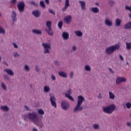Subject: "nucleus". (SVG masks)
<instances>
[{"label":"nucleus","mask_w":131,"mask_h":131,"mask_svg":"<svg viewBox=\"0 0 131 131\" xmlns=\"http://www.w3.org/2000/svg\"><path fill=\"white\" fill-rule=\"evenodd\" d=\"M22 116L25 121H27V119H29L31 122H32L40 128H42L43 127V123H42L41 120L39 119L37 112L28 113L27 114L23 115Z\"/></svg>","instance_id":"nucleus-1"},{"label":"nucleus","mask_w":131,"mask_h":131,"mask_svg":"<svg viewBox=\"0 0 131 131\" xmlns=\"http://www.w3.org/2000/svg\"><path fill=\"white\" fill-rule=\"evenodd\" d=\"M85 101V99H84V97H83V96L82 95L78 96L77 103L75 108L73 110V112L76 113L78 112V111H82L83 107L81 106V105L82 102H84Z\"/></svg>","instance_id":"nucleus-2"},{"label":"nucleus","mask_w":131,"mask_h":131,"mask_svg":"<svg viewBox=\"0 0 131 131\" xmlns=\"http://www.w3.org/2000/svg\"><path fill=\"white\" fill-rule=\"evenodd\" d=\"M120 49V45L117 44L110 46L105 49V53L106 55H112L115 51H118Z\"/></svg>","instance_id":"nucleus-3"},{"label":"nucleus","mask_w":131,"mask_h":131,"mask_svg":"<svg viewBox=\"0 0 131 131\" xmlns=\"http://www.w3.org/2000/svg\"><path fill=\"white\" fill-rule=\"evenodd\" d=\"M115 109H116V106L113 104H111L107 107H102L103 112L104 113H107V114H112L113 111H115Z\"/></svg>","instance_id":"nucleus-4"},{"label":"nucleus","mask_w":131,"mask_h":131,"mask_svg":"<svg viewBox=\"0 0 131 131\" xmlns=\"http://www.w3.org/2000/svg\"><path fill=\"white\" fill-rule=\"evenodd\" d=\"M42 47H43L44 49V54H51V50H52V47H51L50 43L43 42L42 43Z\"/></svg>","instance_id":"nucleus-5"},{"label":"nucleus","mask_w":131,"mask_h":131,"mask_svg":"<svg viewBox=\"0 0 131 131\" xmlns=\"http://www.w3.org/2000/svg\"><path fill=\"white\" fill-rule=\"evenodd\" d=\"M46 26L48 28L45 29V31L51 36L54 35V32L52 30V21L48 20L46 22Z\"/></svg>","instance_id":"nucleus-6"},{"label":"nucleus","mask_w":131,"mask_h":131,"mask_svg":"<svg viewBox=\"0 0 131 131\" xmlns=\"http://www.w3.org/2000/svg\"><path fill=\"white\" fill-rule=\"evenodd\" d=\"M61 107L63 110H65V111H67L69 108H70V105L69 104V102L66 100H63L61 103Z\"/></svg>","instance_id":"nucleus-7"},{"label":"nucleus","mask_w":131,"mask_h":131,"mask_svg":"<svg viewBox=\"0 0 131 131\" xmlns=\"http://www.w3.org/2000/svg\"><path fill=\"white\" fill-rule=\"evenodd\" d=\"M121 82H126V78L123 77H118L116 80V84L119 85Z\"/></svg>","instance_id":"nucleus-8"},{"label":"nucleus","mask_w":131,"mask_h":131,"mask_svg":"<svg viewBox=\"0 0 131 131\" xmlns=\"http://www.w3.org/2000/svg\"><path fill=\"white\" fill-rule=\"evenodd\" d=\"M17 8L20 12H24L25 9V3H24V2H20L17 5Z\"/></svg>","instance_id":"nucleus-9"},{"label":"nucleus","mask_w":131,"mask_h":131,"mask_svg":"<svg viewBox=\"0 0 131 131\" xmlns=\"http://www.w3.org/2000/svg\"><path fill=\"white\" fill-rule=\"evenodd\" d=\"M50 100L53 107L57 108V103H56V98L55 97V96L51 95Z\"/></svg>","instance_id":"nucleus-10"},{"label":"nucleus","mask_w":131,"mask_h":131,"mask_svg":"<svg viewBox=\"0 0 131 131\" xmlns=\"http://www.w3.org/2000/svg\"><path fill=\"white\" fill-rule=\"evenodd\" d=\"M32 14L36 18H39L40 15H41V12L38 10H34L32 11Z\"/></svg>","instance_id":"nucleus-11"},{"label":"nucleus","mask_w":131,"mask_h":131,"mask_svg":"<svg viewBox=\"0 0 131 131\" xmlns=\"http://www.w3.org/2000/svg\"><path fill=\"white\" fill-rule=\"evenodd\" d=\"M66 24H70L71 21H72V16L71 15H68L64 19Z\"/></svg>","instance_id":"nucleus-12"},{"label":"nucleus","mask_w":131,"mask_h":131,"mask_svg":"<svg viewBox=\"0 0 131 131\" xmlns=\"http://www.w3.org/2000/svg\"><path fill=\"white\" fill-rule=\"evenodd\" d=\"M5 72H6L7 74L10 75V76H14V72L11 69H6L4 70Z\"/></svg>","instance_id":"nucleus-13"},{"label":"nucleus","mask_w":131,"mask_h":131,"mask_svg":"<svg viewBox=\"0 0 131 131\" xmlns=\"http://www.w3.org/2000/svg\"><path fill=\"white\" fill-rule=\"evenodd\" d=\"M62 37L64 40H68L69 39V33L67 32H63Z\"/></svg>","instance_id":"nucleus-14"},{"label":"nucleus","mask_w":131,"mask_h":131,"mask_svg":"<svg viewBox=\"0 0 131 131\" xmlns=\"http://www.w3.org/2000/svg\"><path fill=\"white\" fill-rule=\"evenodd\" d=\"M104 23L106 26H109V27H111L112 25H113V23L112 21L110 20V19L106 18L104 20Z\"/></svg>","instance_id":"nucleus-15"},{"label":"nucleus","mask_w":131,"mask_h":131,"mask_svg":"<svg viewBox=\"0 0 131 131\" xmlns=\"http://www.w3.org/2000/svg\"><path fill=\"white\" fill-rule=\"evenodd\" d=\"M79 3L80 4L81 9L83 11L86 10V7L85 6V2L84 1H79Z\"/></svg>","instance_id":"nucleus-16"},{"label":"nucleus","mask_w":131,"mask_h":131,"mask_svg":"<svg viewBox=\"0 0 131 131\" xmlns=\"http://www.w3.org/2000/svg\"><path fill=\"white\" fill-rule=\"evenodd\" d=\"M11 18L13 22H16V21H17V13L15 12V11H12Z\"/></svg>","instance_id":"nucleus-17"},{"label":"nucleus","mask_w":131,"mask_h":131,"mask_svg":"<svg viewBox=\"0 0 131 131\" xmlns=\"http://www.w3.org/2000/svg\"><path fill=\"white\" fill-rule=\"evenodd\" d=\"M32 32L34 34H38L39 35H41V34H42V32L41 31V30L37 29L32 30Z\"/></svg>","instance_id":"nucleus-18"},{"label":"nucleus","mask_w":131,"mask_h":131,"mask_svg":"<svg viewBox=\"0 0 131 131\" xmlns=\"http://www.w3.org/2000/svg\"><path fill=\"white\" fill-rule=\"evenodd\" d=\"M124 29L126 30L127 29L131 30V21L128 22L126 24H125L123 27Z\"/></svg>","instance_id":"nucleus-19"},{"label":"nucleus","mask_w":131,"mask_h":131,"mask_svg":"<svg viewBox=\"0 0 131 131\" xmlns=\"http://www.w3.org/2000/svg\"><path fill=\"white\" fill-rule=\"evenodd\" d=\"M74 33L76 35V36H78V37H81V36L83 35V34L80 31H75Z\"/></svg>","instance_id":"nucleus-20"},{"label":"nucleus","mask_w":131,"mask_h":131,"mask_svg":"<svg viewBox=\"0 0 131 131\" xmlns=\"http://www.w3.org/2000/svg\"><path fill=\"white\" fill-rule=\"evenodd\" d=\"M58 75H59V76H61V77H64V78H66V77H67V74H66V73L63 71L59 72Z\"/></svg>","instance_id":"nucleus-21"},{"label":"nucleus","mask_w":131,"mask_h":131,"mask_svg":"<svg viewBox=\"0 0 131 131\" xmlns=\"http://www.w3.org/2000/svg\"><path fill=\"white\" fill-rule=\"evenodd\" d=\"M91 11L92 12H93V13H94L95 14H97V13H99V12H100L99 8H98L97 7L92 8Z\"/></svg>","instance_id":"nucleus-22"},{"label":"nucleus","mask_w":131,"mask_h":131,"mask_svg":"<svg viewBox=\"0 0 131 131\" xmlns=\"http://www.w3.org/2000/svg\"><path fill=\"white\" fill-rule=\"evenodd\" d=\"M116 26H117L119 27L120 25H121V19L119 18H117L116 19V23H115Z\"/></svg>","instance_id":"nucleus-23"},{"label":"nucleus","mask_w":131,"mask_h":131,"mask_svg":"<svg viewBox=\"0 0 131 131\" xmlns=\"http://www.w3.org/2000/svg\"><path fill=\"white\" fill-rule=\"evenodd\" d=\"M126 49L128 51L131 50V42H126Z\"/></svg>","instance_id":"nucleus-24"},{"label":"nucleus","mask_w":131,"mask_h":131,"mask_svg":"<svg viewBox=\"0 0 131 131\" xmlns=\"http://www.w3.org/2000/svg\"><path fill=\"white\" fill-rule=\"evenodd\" d=\"M109 96L111 100H114L115 99V95L111 92H109Z\"/></svg>","instance_id":"nucleus-25"},{"label":"nucleus","mask_w":131,"mask_h":131,"mask_svg":"<svg viewBox=\"0 0 131 131\" xmlns=\"http://www.w3.org/2000/svg\"><path fill=\"white\" fill-rule=\"evenodd\" d=\"M1 109L2 110H3V111H6V112H7V111H9V110H10V109L7 105L2 106L1 107Z\"/></svg>","instance_id":"nucleus-26"},{"label":"nucleus","mask_w":131,"mask_h":131,"mask_svg":"<svg viewBox=\"0 0 131 131\" xmlns=\"http://www.w3.org/2000/svg\"><path fill=\"white\" fill-rule=\"evenodd\" d=\"M51 91V88H50L48 86H44V92L45 93H49Z\"/></svg>","instance_id":"nucleus-27"},{"label":"nucleus","mask_w":131,"mask_h":131,"mask_svg":"<svg viewBox=\"0 0 131 131\" xmlns=\"http://www.w3.org/2000/svg\"><path fill=\"white\" fill-rule=\"evenodd\" d=\"M93 127L95 130H98L100 128V125L99 124H94Z\"/></svg>","instance_id":"nucleus-28"},{"label":"nucleus","mask_w":131,"mask_h":131,"mask_svg":"<svg viewBox=\"0 0 131 131\" xmlns=\"http://www.w3.org/2000/svg\"><path fill=\"white\" fill-rule=\"evenodd\" d=\"M1 88H2L3 90H4V91H7V85H6V83H5L4 82L2 83Z\"/></svg>","instance_id":"nucleus-29"},{"label":"nucleus","mask_w":131,"mask_h":131,"mask_svg":"<svg viewBox=\"0 0 131 131\" xmlns=\"http://www.w3.org/2000/svg\"><path fill=\"white\" fill-rule=\"evenodd\" d=\"M39 5L41 8H42L43 9H46V4H45V2L40 1L39 2Z\"/></svg>","instance_id":"nucleus-30"},{"label":"nucleus","mask_w":131,"mask_h":131,"mask_svg":"<svg viewBox=\"0 0 131 131\" xmlns=\"http://www.w3.org/2000/svg\"><path fill=\"white\" fill-rule=\"evenodd\" d=\"M13 56L14 58H17V57H20V54L18 52L15 51L13 53Z\"/></svg>","instance_id":"nucleus-31"},{"label":"nucleus","mask_w":131,"mask_h":131,"mask_svg":"<svg viewBox=\"0 0 131 131\" xmlns=\"http://www.w3.org/2000/svg\"><path fill=\"white\" fill-rule=\"evenodd\" d=\"M30 4L31 5V6H34V7H38V4H37V3H35V2L33 1H31L30 2Z\"/></svg>","instance_id":"nucleus-32"},{"label":"nucleus","mask_w":131,"mask_h":131,"mask_svg":"<svg viewBox=\"0 0 131 131\" xmlns=\"http://www.w3.org/2000/svg\"><path fill=\"white\" fill-rule=\"evenodd\" d=\"M84 69H85V70L86 71H89V72H90V71H91L92 70V69H91V67H90V66H89V65H86V66H85Z\"/></svg>","instance_id":"nucleus-33"},{"label":"nucleus","mask_w":131,"mask_h":131,"mask_svg":"<svg viewBox=\"0 0 131 131\" xmlns=\"http://www.w3.org/2000/svg\"><path fill=\"white\" fill-rule=\"evenodd\" d=\"M58 26L59 29H62V27L63 26V21L62 20H60V21H59L58 24Z\"/></svg>","instance_id":"nucleus-34"},{"label":"nucleus","mask_w":131,"mask_h":131,"mask_svg":"<svg viewBox=\"0 0 131 131\" xmlns=\"http://www.w3.org/2000/svg\"><path fill=\"white\" fill-rule=\"evenodd\" d=\"M24 69L27 72H28L29 71H30V68H29V66L28 65H25L24 67Z\"/></svg>","instance_id":"nucleus-35"},{"label":"nucleus","mask_w":131,"mask_h":131,"mask_svg":"<svg viewBox=\"0 0 131 131\" xmlns=\"http://www.w3.org/2000/svg\"><path fill=\"white\" fill-rule=\"evenodd\" d=\"M38 114H40V115H43V114H45V112L42 109H39L38 110Z\"/></svg>","instance_id":"nucleus-36"},{"label":"nucleus","mask_w":131,"mask_h":131,"mask_svg":"<svg viewBox=\"0 0 131 131\" xmlns=\"http://www.w3.org/2000/svg\"><path fill=\"white\" fill-rule=\"evenodd\" d=\"M35 70L36 72H39V71H40V69L39 68V67L38 65L35 66Z\"/></svg>","instance_id":"nucleus-37"},{"label":"nucleus","mask_w":131,"mask_h":131,"mask_svg":"<svg viewBox=\"0 0 131 131\" xmlns=\"http://www.w3.org/2000/svg\"><path fill=\"white\" fill-rule=\"evenodd\" d=\"M66 98H68L69 100H70L71 101H74V98H73V97L72 96H71V95H67V96H66Z\"/></svg>","instance_id":"nucleus-38"},{"label":"nucleus","mask_w":131,"mask_h":131,"mask_svg":"<svg viewBox=\"0 0 131 131\" xmlns=\"http://www.w3.org/2000/svg\"><path fill=\"white\" fill-rule=\"evenodd\" d=\"M72 93V91L71 90V89H70L69 91L67 92V93L66 94V97H67V96H70Z\"/></svg>","instance_id":"nucleus-39"},{"label":"nucleus","mask_w":131,"mask_h":131,"mask_svg":"<svg viewBox=\"0 0 131 131\" xmlns=\"http://www.w3.org/2000/svg\"><path fill=\"white\" fill-rule=\"evenodd\" d=\"M0 33H2L3 34H5V33H6L5 30L2 27H0Z\"/></svg>","instance_id":"nucleus-40"},{"label":"nucleus","mask_w":131,"mask_h":131,"mask_svg":"<svg viewBox=\"0 0 131 131\" xmlns=\"http://www.w3.org/2000/svg\"><path fill=\"white\" fill-rule=\"evenodd\" d=\"M48 11H49V13H50V14H52V15H56V13H55V11L54 10H53L51 9H49L48 10Z\"/></svg>","instance_id":"nucleus-41"},{"label":"nucleus","mask_w":131,"mask_h":131,"mask_svg":"<svg viewBox=\"0 0 131 131\" xmlns=\"http://www.w3.org/2000/svg\"><path fill=\"white\" fill-rule=\"evenodd\" d=\"M126 108H127V109H130V108H131V103L130 102H127L126 104Z\"/></svg>","instance_id":"nucleus-42"},{"label":"nucleus","mask_w":131,"mask_h":131,"mask_svg":"<svg viewBox=\"0 0 131 131\" xmlns=\"http://www.w3.org/2000/svg\"><path fill=\"white\" fill-rule=\"evenodd\" d=\"M4 78L6 80H10V77H9V76L8 75H6V74L4 75Z\"/></svg>","instance_id":"nucleus-43"},{"label":"nucleus","mask_w":131,"mask_h":131,"mask_svg":"<svg viewBox=\"0 0 131 131\" xmlns=\"http://www.w3.org/2000/svg\"><path fill=\"white\" fill-rule=\"evenodd\" d=\"M65 6L66 7H70V4H69V0H66V1H65Z\"/></svg>","instance_id":"nucleus-44"},{"label":"nucleus","mask_w":131,"mask_h":131,"mask_svg":"<svg viewBox=\"0 0 131 131\" xmlns=\"http://www.w3.org/2000/svg\"><path fill=\"white\" fill-rule=\"evenodd\" d=\"M125 9L131 12V6H126Z\"/></svg>","instance_id":"nucleus-45"},{"label":"nucleus","mask_w":131,"mask_h":131,"mask_svg":"<svg viewBox=\"0 0 131 131\" xmlns=\"http://www.w3.org/2000/svg\"><path fill=\"white\" fill-rule=\"evenodd\" d=\"M54 64L56 66H60V62L58 60L55 61Z\"/></svg>","instance_id":"nucleus-46"},{"label":"nucleus","mask_w":131,"mask_h":131,"mask_svg":"<svg viewBox=\"0 0 131 131\" xmlns=\"http://www.w3.org/2000/svg\"><path fill=\"white\" fill-rule=\"evenodd\" d=\"M74 75V73L73 72H71V73L70 74V78H73Z\"/></svg>","instance_id":"nucleus-47"},{"label":"nucleus","mask_w":131,"mask_h":131,"mask_svg":"<svg viewBox=\"0 0 131 131\" xmlns=\"http://www.w3.org/2000/svg\"><path fill=\"white\" fill-rule=\"evenodd\" d=\"M77 48H76V46H74L72 47V50L73 52H75L77 50Z\"/></svg>","instance_id":"nucleus-48"},{"label":"nucleus","mask_w":131,"mask_h":131,"mask_svg":"<svg viewBox=\"0 0 131 131\" xmlns=\"http://www.w3.org/2000/svg\"><path fill=\"white\" fill-rule=\"evenodd\" d=\"M108 70L110 71V73H112V74H114V73H115V72L114 71H113L112 69H111L110 68H108Z\"/></svg>","instance_id":"nucleus-49"},{"label":"nucleus","mask_w":131,"mask_h":131,"mask_svg":"<svg viewBox=\"0 0 131 131\" xmlns=\"http://www.w3.org/2000/svg\"><path fill=\"white\" fill-rule=\"evenodd\" d=\"M12 45H13L14 49H18V45H17L16 43L12 42Z\"/></svg>","instance_id":"nucleus-50"},{"label":"nucleus","mask_w":131,"mask_h":131,"mask_svg":"<svg viewBox=\"0 0 131 131\" xmlns=\"http://www.w3.org/2000/svg\"><path fill=\"white\" fill-rule=\"evenodd\" d=\"M51 79L52 80H56V77L53 74L51 75Z\"/></svg>","instance_id":"nucleus-51"},{"label":"nucleus","mask_w":131,"mask_h":131,"mask_svg":"<svg viewBox=\"0 0 131 131\" xmlns=\"http://www.w3.org/2000/svg\"><path fill=\"white\" fill-rule=\"evenodd\" d=\"M119 57L120 60H121L122 61H124V59L123 58V57L122 56V55L120 54L119 55Z\"/></svg>","instance_id":"nucleus-52"},{"label":"nucleus","mask_w":131,"mask_h":131,"mask_svg":"<svg viewBox=\"0 0 131 131\" xmlns=\"http://www.w3.org/2000/svg\"><path fill=\"white\" fill-rule=\"evenodd\" d=\"M127 126H128L129 127H131V122H128L126 123Z\"/></svg>","instance_id":"nucleus-53"},{"label":"nucleus","mask_w":131,"mask_h":131,"mask_svg":"<svg viewBox=\"0 0 131 131\" xmlns=\"http://www.w3.org/2000/svg\"><path fill=\"white\" fill-rule=\"evenodd\" d=\"M110 3V5H111V6H113V4H115V2H114V1H111L109 2Z\"/></svg>","instance_id":"nucleus-54"},{"label":"nucleus","mask_w":131,"mask_h":131,"mask_svg":"<svg viewBox=\"0 0 131 131\" xmlns=\"http://www.w3.org/2000/svg\"><path fill=\"white\" fill-rule=\"evenodd\" d=\"M68 8V6H65V7H64L62 9V11L63 12H65V11H66V10H67V8Z\"/></svg>","instance_id":"nucleus-55"},{"label":"nucleus","mask_w":131,"mask_h":131,"mask_svg":"<svg viewBox=\"0 0 131 131\" xmlns=\"http://www.w3.org/2000/svg\"><path fill=\"white\" fill-rule=\"evenodd\" d=\"M25 108H26V110H27V111H30V109L29 108V107L25 105Z\"/></svg>","instance_id":"nucleus-56"},{"label":"nucleus","mask_w":131,"mask_h":131,"mask_svg":"<svg viewBox=\"0 0 131 131\" xmlns=\"http://www.w3.org/2000/svg\"><path fill=\"white\" fill-rule=\"evenodd\" d=\"M98 99H102V94L101 93H99V95L98 96Z\"/></svg>","instance_id":"nucleus-57"},{"label":"nucleus","mask_w":131,"mask_h":131,"mask_svg":"<svg viewBox=\"0 0 131 131\" xmlns=\"http://www.w3.org/2000/svg\"><path fill=\"white\" fill-rule=\"evenodd\" d=\"M45 3H46L47 5H50V0H45Z\"/></svg>","instance_id":"nucleus-58"},{"label":"nucleus","mask_w":131,"mask_h":131,"mask_svg":"<svg viewBox=\"0 0 131 131\" xmlns=\"http://www.w3.org/2000/svg\"><path fill=\"white\" fill-rule=\"evenodd\" d=\"M16 2H17V0H12L11 1L12 4H16Z\"/></svg>","instance_id":"nucleus-59"},{"label":"nucleus","mask_w":131,"mask_h":131,"mask_svg":"<svg viewBox=\"0 0 131 131\" xmlns=\"http://www.w3.org/2000/svg\"><path fill=\"white\" fill-rule=\"evenodd\" d=\"M4 64H5V65H6V66H9V64H8V63H7V62H4Z\"/></svg>","instance_id":"nucleus-60"},{"label":"nucleus","mask_w":131,"mask_h":131,"mask_svg":"<svg viewBox=\"0 0 131 131\" xmlns=\"http://www.w3.org/2000/svg\"><path fill=\"white\" fill-rule=\"evenodd\" d=\"M33 131H38L37 129L36 128H33Z\"/></svg>","instance_id":"nucleus-61"},{"label":"nucleus","mask_w":131,"mask_h":131,"mask_svg":"<svg viewBox=\"0 0 131 131\" xmlns=\"http://www.w3.org/2000/svg\"><path fill=\"white\" fill-rule=\"evenodd\" d=\"M15 21H13L12 23V25L14 26V25L15 24Z\"/></svg>","instance_id":"nucleus-62"},{"label":"nucleus","mask_w":131,"mask_h":131,"mask_svg":"<svg viewBox=\"0 0 131 131\" xmlns=\"http://www.w3.org/2000/svg\"><path fill=\"white\" fill-rule=\"evenodd\" d=\"M57 2L58 3H61V2H62V0H57Z\"/></svg>","instance_id":"nucleus-63"},{"label":"nucleus","mask_w":131,"mask_h":131,"mask_svg":"<svg viewBox=\"0 0 131 131\" xmlns=\"http://www.w3.org/2000/svg\"><path fill=\"white\" fill-rule=\"evenodd\" d=\"M95 5H96V6H99V3H95Z\"/></svg>","instance_id":"nucleus-64"}]
</instances>
